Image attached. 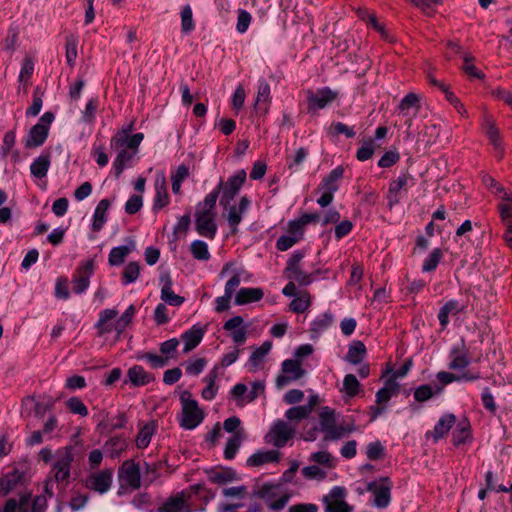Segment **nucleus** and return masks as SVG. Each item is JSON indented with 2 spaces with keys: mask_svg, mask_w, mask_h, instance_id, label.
<instances>
[{
  "mask_svg": "<svg viewBox=\"0 0 512 512\" xmlns=\"http://www.w3.org/2000/svg\"><path fill=\"white\" fill-rule=\"evenodd\" d=\"M246 180V171L241 169L236 172L233 176L229 177L226 182L222 179L218 183V186L213 191H218V194L222 192L220 204L227 206L230 201L233 200L235 195L238 193L242 185Z\"/></svg>",
  "mask_w": 512,
  "mask_h": 512,
  "instance_id": "nucleus-5",
  "label": "nucleus"
},
{
  "mask_svg": "<svg viewBox=\"0 0 512 512\" xmlns=\"http://www.w3.org/2000/svg\"><path fill=\"white\" fill-rule=\"evenodd\" d=\"M295 434V424H289L285 420L278 419L272 424L264 439L267 444L276 448H283L295 437Z\"/></svg>",
  "mask_w": 512,
  "mask_h": 512,
  "instance_id": "nucleus-3",
  "label": "nucleus"
},
{
  "mask_svg": "<svg viewBox=\"0 0 512 512\" xmlns=\"http://www.w3.org/2000/svg\"><path fill=\"white\" fill-rule=\"evenodd\" d=\"M118 478L122 486L133 490L139 489L141 486V470L139 465L131 459L124 461L118 470Z\"/></svg>",
  "mask_w": 512,
  "mask_h": 512,
  "instance_id": "nucleus-7",
  "label": "nucleus"
},
{
  "mask_svg": "<svg viewBox=\"0 0 512 512\" xmlns=\"http://www.w3.org/2000/svg\"><path fill=\"white\" fill-rule=\"evenodd\" d=\"M264 292L261 288H242L235 296V304L244 305L250 302H257L263 298Z\"/></svg>",
  "mask_w": 512,
  "mask_h": 512,
  "instance_id": "nucleus-31",
  "label": "nucleus"
},
{
  "mask_svg": "<svg viewBox=\"0 0 512 512\" xmlns=\"http://www.w3.org/2000/svg\"><path fill=\"white\" fill-rule=\"evenodd\" d=\"M436 378L437 380L439 381L440 384H438L439 386H441L442 388L445 386V385H448L452 382H460V381H476L478 379H480V374L479 373H472L470 371H467V372H464L462 373L461 375H456L454 373H451V372H447V371H440L436 374Z\"/></svg>",
  "mask_w": 512,
  "mask_h": 512,
  "instance_id": "nucleus-24",
  "label": "nucleus"
},
{
  "mask_svg": "<svg viewBox=\"0 0 512 512\" xmlns=\"http://www.w3.org/2000/svg\"><path fill=\"white\" fill-rule=\"evenodd\" d=\"M140 264L136 261H131L126 264L122 272V283L128 285L134 283L140 275Z\"/></svg>",
  "mask_w": 512,
  "mask_h": 512,
  "instance_id": "nucleus-48",
  "label": "nucleus"
},
{
  "mask_svg": "<svg viewBox=\"0 0 512 512\" xmlns=\"http://www.w3.org/2000/svg\"><path fill=\"white\" fill-rule=\"evenodd\" d=\"M450 363L448 367L451 370H461L470 364V359L465 350V343L462 340L461 347H454L450 352Z\"/></svg>",
  "mask_w": 512,
  "mask_h": 512,
  "instance_id": "nucleus-28",
  "label": "nucleus"
},
{
  "mask_svg": "<svg viewBox=\"0 0 512 512\" xmlns=\"http://www.w3.org/2000/svg\"><path fill=\"white\" fill-rule=\"evenodd\" d=\"M161 300L172 306H180L184 302V298L175 294L172 290V279L168 273L160 276Z\"/></svg>",
  "mask_w": 512,
  "mask_h": 512,
  "instance_id": "nucleus-18",
  "label": "nucleus"
},
{
  "mask_svg": "<svg viewBox=\"0 0 512 512\" xmlns=\"http://www.w3.org/2000/svg\"><path fill=\"white\" fill-rule=\"evenodd\" d=\"M257 496L262 498L271 510L283 509L290 498L289 494L282 492L280 486L275 484L262 485L257 491Z\"/></svg>",
  "mask_w": 512,
  "mask_h": 512,
  "instance_id": "nucleus-6",
  "label": "nucleus"
},
{
  "mask_svg": "<svg viewBox=\"0 0 512 512\" xmlns=\"http://www.w3.org/2000/svg\"><path fill=\"white\" fill-rule=\"evenodd\" d=\"M399 111L407 116L409 115V111L411 109L415 110V113L419 110V97L415 93H409L407 94L400 102Z\"/></svg>",
  "mask_w": 512,
  "mask_h": 512,
  "instance_id": "nucleus-51",
  "label": "nucleus"
},
{
  "mask_svg": "<svg viewBox=\"0 0 512 512\" xmlns=\"http://www.w3.org/2000/svg\"><path fill=\"white\" fill-rule=\"evenodd\" d=\"M135 155V152H129L126 149H121L113 163L115 176L119 178L127 163H129Z\"/></svg>",
  "mask_w": 512,
  "mask_h": 512,
  "instance_id": "nucleus-49",
  "label": "nucleus"
},
{
  "mask_svg": "<svg viewBox=\"0 0 512 512\" xmlns=\"http://www.w3.org/2000/svg\"><path fill=\"white\" fill-rule=\"evenodd\" d=\"M303 236V230H300L298 223H289V231L287 235L281 236L276 243L278 250L286 251L296 244Z\"/></svg>",
  "mask_w": 512,
  "mask_h": 512,
  "instance_id": "nucleus-22",
  "label": "nucleus"
},
{
  "mask_svg": "<svg viewBox=\"0 0 512 512\" xmlns=\"http://www.w3.org/2000/svg\"><path fill=\"white\" fill-rule=\"evenodd\" d=\"M354 426H337L336 424L326 432L325 440H337L353 432Z\"/></svg>",
  "mask_w": 512,
  "mask_h": 512,
  "instance_id": "nucleus-61",
  "label": "nucleus"
},
{
  "mask_svg": "<svg viewBox=\"0 0 512 512\" xmlns=\"http://www.w3.org/2000/svg\"><path fill=\"white\" fill-rule=\"evenodd\" d=\"M155 187V198H154V209H162L169 203V196L167 193L166 178L163 174L157 175L154 183Z\"/></svg>",
  "mask_w": 512,
  "mask_h": 512,
  "instance_id": "nucleus-27",
  "label": "nucleus"
},
{
  "mask_svg": "<svg viewBox=\"0 0 512 512\" xmlns=\"http://www.w3.org/2000/svg\"><path fill=\"white\" fill-rule=\"evenodd\" d=\"M375 145L372 139L363 142L361 147L357 150L356 157L359 161H366L370 159L374 153Z\"/></svg>",
  "mask_w": 512,
  "mask_h": 512,
  "instance_id": "nucleus-64",
  "label": "nucleus"
},
{
  "mask_svg": "<svg viewBox=\"0 0 512 512\" xmlns=\"http://www.w3.org/2000/svg\"><path fill=\"white\" fill-rule=\"evenodd\" d=\"M204 332L201 328H195L188 330L182 335L184 342L183 352L188 353L193 350L202 340Z\"/></svg>",
  "mask_w": 512,
  "mask_h": 512,
  "instance_id": "nucleus-37",
  "label": "nucleus"
},
{
  "mask_svg": "<svg viewBox=\"0 0 512 512\" xmlns=\"http://www.w3.org/2000/svg\"><path fill=\"white\" fill-rule=\"evenodd\" d=\"M442 392V387L438 384L431 385H421L416 388L414 392V398L418 402H424L432 398L434 395L440 394Z\"/></svg>",
  "mask_w": 512,
  "mask_h": 512,
  "instance_id": "nucleus-44",
  "label": "nucleus"
},
{
  "mask_svg": "<svg viewBox=\"0 0 512 512\" xmlns=\"http://www.w3.org/2000/svg\"><path fill=\"white\" fill-rule=\"evenodd\" d=\"M190 251L196 260L207 261L210 258L208 245L201 240H195L191 243Z\"/></svg>",
  "mask_w": 512,
  "mask_h": 512,
  "instance_id": "nucleus-53",
  "label": "nucleus"
},
{
  "mask_svg": "<svg viewBox=\"0 0 512 512\" xmlns=\"http://www.w3.org/2000/svg\"><path fill=\"white\" fill-rule=\"evenodd\" d=\"M455 421L456 417L454 414H446L443 417H441L440 420L435 425L434 430L431 432L434 440L437 441L444 435H446L453 426V424L455 423Z\"/></svg>",
  "mask_w": 512,
  "mask_h": 512,
  "instance_id": "nucleus-38",
  "label": "nucleus"
},
{
  "mask_svg": "<svg viewBox=\"0 0 512 512\" xmlns=\"http://www.w3.org/2000/svg\"><path fill=\"white\" fill-rule=\"evenodd\" d=\"M218 191H212L206 195L202 202H199L195 209V229L200 236L214 239L217 233V212L216 201Z\"/></svg>",
  "mask_w": 512,
  "mask_h": 512,
  "instance_id": "nucleus-1",
  "label": "nucleus"
},
{
  "mask_svg": "<svg viewBox=\"0 0 512 512\" xmlns=\"http://www.w3.org/2000/svg\"><path fill=\"white\" fill-rule=\"evenodd\" d=\"M180 400L182 404L181 427L188 430L196 428L203 421V411L199 408L198 403L191 398L189 391H183Z\"/></svg>",
  "mask_w": 512,
  "mask_h": 512,
  "instance_id": "nucleus-2",
  "label": "nucleus"
},
{
  "mask_svg": "<svg viewBox=\"0 0 512 512\" xmlns=\"http://www.w3.org/2000/svg\"><path fill=\"white\" fill-rule=\"evenodd\" d=\"M366 356V347L362 341H353L345 356V360L353 365L359 364Z\"/></svg>",
  "mask_w": 512,
  "mask_h": 512,
  "instance_id": "nucleus-36",
  "label": "nucleus"
},
{
  "mask_svg": "<svg viewBox=\"0 0 512 512\" xmlns=\"http://www.w3.org/2000/svg\"><path fill=\"white\" fill-rule=\"evenodd\" d=\"M244 438L243 431H238L234 433L227 441L225 450H224V456L226 459L231 460L235 457L242 440Z\"/></svg>",
  "mask_w": 512,
  "mask_h": 512,
  "instance_id": "nucleus-45",
  "label": "nucleus"
},
{
  "mask_svg": "<svg viewBox=\"0 0 512 512\" xmlns=\"http://www.w3.org/2000/svg\"><path fill=\"white\" fill-rule=\"evenodd\" d=\"M223 328L230 332L232 340L236 344H243L247 338V330L244 319L241 316H234L224 323Z\"/></svg>",
  "mask_w": 512,
  "mask_h": 512,
  "instance_id": "nucleus-15",
  "label": "nucleus"
},
{
  "mask_svg": "<svg viewBox=\"0 0 512 512\" xmlns=\"http://www.w3.org/2000/svg\"><path fill=\"white\" fill-rule=\"evenodd\" d=\"M50 167V155L43 154L37 157L30 166L31 174L36 178H43L46 176Z\"/></svg>",
  "mask_w": 512,
  "mask_h": 512,
  "instance_id": "nucleus-40",
  "label": "nucleus"
},
{
  "mask_svg": "<svg viewBox=\"0 0 512 512\" xmlns=\"http://www.w3.org/2000/svg\"><path fill=\"white\" fill-rule=\"evenodd\" d=\"M337 96L338 93L329 88L319 89L315 93L309 92L307 97L309 109H323L333 102Z\"/></svg>",
  "mask_w": 512,
  "mask_h": 512,
  "instance_id": "nucleus-14",
  "label": "nucleus"
},
{
  "mask_svg": "<svg viewBox=\"0 0 512 512\" xmlns=\"http://www.w3.org/2000/svg\"><path fill=\"white\" fill-rule=\"evenodd\" d=\"M118 311L115 309H105L99 314V319L95 325L98 330V335L103 336L104 334L112 331L116 332V317Z\"/></svg>",
  "mask_w": 512,
  "mask_h": 512,
  "instance_id": "nucleus-17",
  "label": "nucleus"
},
{
  "mask_svg": "<svg viewBox=\"0 0 512 512\" xmlns=\"http://www.w3.org/2000/svg\"><path fill=\"white\" fill-rule=\"evenodd\" d=\"M66 407L73 414H78L82 417L88 415V409L81 399L78 397H72L66 401Z\"/></svg>",
  "mask_w": 512,
  "mask_h": 512,
  "instance_id": "nucleus-60",
  "label": "nucleus"
},
{
  "mask_svg": "<svg viewBox=\"0 0 512 512\" xmlns=\"http://www.w3.org/2000/svg\"><path fill=\"white\" fill-rule=\"evenodd\" d=\"M470 439V423L467 419H462L453 432V443L456 446L465 444Z\"/></svg>",
  "mask_w": 512,
  "mask_h": 512,
  "instance_id": "nucleus-43",
  "label": "nucleus"
},
{
  "mask_svg": "<svg viewBox=\"0 0 512 512\" xmlns=\"http://www.w3.org/2000/svg\"><path fill=\"white\" fill-rule=\"evenodd\" d=\"M207 474L209 481L218 485H224L239 479L236 471L232 468L211 469Z\"/></svg>",
  "mask_w": 512,
  "mask_h": 512,
  "instance_id": "nucleus-25",
  "label": "nucleus"
},
{
  "mask_svg": "<svg viewBox=\"0 0 512 512\" xmlns=\"http://www.w3.org/2000/svg\"><path fill=\"white\" fill-rule=\"evenodd\" d=\"M280 453L276 450L259 451L247 459V464L251 467L261 466L265 463H273L279 460Z\"/></svg>",
  "mask_w": 512,
  "mask_h": 512,
  "instance_id": "nucleus-29",
  "label": "nucleus"
},
{
  "mask_svg": "<svg viewBox=\"0 0 512 512\" xmlns=\"http://www.w3.org/2000/svg\"><path fill=\"white\" fill-rule=\"evenodd\" d=\"M482 126L490 144L500 152V157H502L504 153L503 143L494 119L489 115H485Z\"/></svg>",
  "mask_w": 512,
  "mask_h": 512,
  "instance_id": "nucleus-16",
  "label": "nucleus"
},
{
  "mask_svg": "<svg viewBox=\"0 0 512 512\" xmlns=\"http://www.w3.org/2000/svg\"><path fill=\"white\" fill-rule=\"evenodd\" d=\"M311 304L309 293L303 292L290 303V310L294 313H303Z\"/></svg>",
  "mask_w": 512,
  "mask_h": 512,
  "instance_id": "nucleus-55",
  "label": "nucleus"
},
{
  "mask_svg": "<svg viewBox=\"0 0 512 512\" xmlns=\"http://www.w3.org/2000/svg\"><path fill=\"white\" fill-rule=\"evenodd\" d=\"M73 460L74 457L71 447H65L64 449L58 451L57 459L53 464L54 478L57 482H64L68 480L70 477V468Z\"/></svg>",
  "mask_w": 512,
  "mask_h": 512,
  "instance_id": "nucleus-10",
  "label": "nucleus"
},
{
  "mask_svg": "<svg viewBox=\"0 0 512 512\" xmlns=\"http://www.w3.org/2000/svg\"><path fill=\"white\" fill-rule=\"evenodd\" d=\"M78 40L73 34L66 37V61L70 67H73L77 58Z\"/></svg>",
  "mask_w": 512,
  "mask_h": 512,
  "instance_id": "nucleus-54",
  "label": "nucleus"
},
{
  "mask_svg": "<svg viewBox=\"0 0 512 512\" xmlns=\"http://www.w3.org/2000/svg\"><path fill=\"white\" fill-rule=\"evenodd\" d=\"M127 447L126 440L121 436L111 437L105 443V450L110 454L111 457H117L120 455L122 451H124Z\"/></svg>",
  "mask_w": 512,
  "mask_h": 512,
  "instance_id": "nucleus-47",
  "label": "nucleus"
},
{
  "mask_svg": "<svg viewBox=\"0 0 512 512\" xmlns=\"http://www.w3.org/2000/svg\"><path fill=\"white\" fill-rule=\"evenodd\" d=\"M465 305L458 300L447 301L439 310L438 319L442 328H446L449 323V316H455L463 312Z\"/></svg>",
  "mask_w": 512,
  "mask_h": 512,
  "instance_id": "nucleus-26",
  "label": "nucleus"
},
{
  "mask_svg": "<svg viewBox=\"0 0 512 512\" xmlns=\"http://www.w3.org/2000/svg\"><path fill=\"white\" fill-rule=\"evenodd\" d=\"M155 431V424L153 422L147 423L143 428L139 431L136 438V445L138 448H146L152 438V435Z\"/></svg>",
  "mask_w": 512,
  "mask_h": 512,
  "instance_id": "nucleus-52",
  "label": "nucleus"
},
{
  "mask_svg": "<svg viewBox=\"0 0 512 512\" xmlns=\"http://www.w3.org/2000/svg\"><path fill=\"white\" fill-rule=\"evenodd\" d=\"M270 85L265 80H260L258 85L257 97L255 100L254 108L257 112L266 114L269 110L271 101Z\"/></svg>",
  "mask_w": 512,
  "mask_h": 512,
  "instance_id": "nucleus-23",
  "label": "nucleus"
},
{
  "mask_svg": "<svg viewBox=\"0 0 512 512\" xmlns=\"http://www.w3.org/2000/svg\"><path fill=\"white\" fill-rule=\"evenodd\" d=\"M319 422L321 430L326 433L336 424L334 411L329 407H323L319 414Z\"/></svg>",
  "mask_w": 512,
  "mask_h": 512,
  "instance_id": "nucleus-57",
  "label": "nucleus"
},
{
  "mask_svg": "<svg viewBox=\"0 0 512 512\" xmlns=\"http://www.w3.org/2000/svg\"><path fill=\"white\" fill-rule=\"evenodd\" d=\"M346 495L345 488L336 486L332 488L328 495L323 498L326 504V512H351L352 507L348 505L344 498Z\"/></svg>",
  "mask_w": 512,
  "mask_h": 512,
  "instance_id": "nucleus-11",
  "label": "nucleus"
},
{
  "mask_svg": "<svg viewBox=\"0 0 512 512\" xmlns=\"http://www.w3.org/2000/svg\"><path fill=\"white\" fill-rule=\"evenodd\" d=\"M110 207V201L108 199H102L94 212L92 229L94 231H100L105 224L107 217L106 213Z\"/></svg>",
  "mask_w": 512,
  "mask_h": 512,
  "instance_id": "nucleus-39",
  "label": "nucleus"
},
{
  "mask_svg": "<svg viewBox=\"0 0 512 512\" xmlns=\"http://www.w3.org/2000/svg\"><path fill=\"white\" fill-rule=\"evenodd\" d=\"M218 378V367L215 366L203 379L207 384L202 390V397L205 400H213L217 394L218 386L216 385V379Z\"/></svg>",
  "mask_w": 512,
  "mask_h": 512,
  "instance_id": "nucleus-33",
  "label": "nucleus"
},
{
  "mask_svg": "<svg viewBox=\"0 0 512 512\" xmlns=\"http://www.w3.org/2000/svg\"><path fill=\"white\" fill-rule=\"evenodd\" d=\"M29 500L30 494L21 495L19 501L14 498H10L1 509V512H15L17 509L21 512H26Z\"/></svg>",
  "mask_w": 512,
  "mask_h": 512,
  "instance_id": "nucleus-46",
  "label": "nucleus"
},
{
  "mask_svg": "<svg viewBox=\"0 0 512 512\" xmlns=\"http://www.w3.org/2000/svg\"><path fill=\"white\" fill-rule=\"evenodd\" d=\"M250 201L247 197H242L238 205H232L229 207L227 214V221L229 226L232 228V232H237V226L242 220L243 214L247 211Z\"/></svg>",
  "mask_w": 512,
  "mask_h": 512,
  "instance_id": "nucleus-21",
  "label": "nucleus"
},
{
  "mask_svg": "<svg viewBox=\"0 0 512 512\" xmlns=\"http://www.w3.org/2000/svg\"><path fill=\"white\" fill-rule=\"evenodd\" d=\"M113 471L105 468L101 471L89 475L86 479V487L100 494L106 493L112 485Z\"/></svg>",
  "mask_w": 512,
  "mask_h": 512,
  "instance_id": "nucleus-12",
  "label": "nucleus"
},
{
  "mask_svg": "<svg viewBox=\"0 0 512 512\" xmlns=\"http://www.w3.org/2000/svg\"><path fill=\"white\" fill-rule=\"evenodd\" d=\"M333 322V316L330 314H323L318 317L313 323L311 327V331L315 334H320L324 330H326Z\"/></svg>",
  "mask_w": 512,
  "mask_h": 512,
  "instance_id": "nucleus-62",
  "label": "nucleus"
},
{
  "mask_svg": "<svg viewBox=\"0 0 512 512\" xmlns=\"http://www.w3.org/2000/svg\"><path fill=\"white\" fill-rule=\"evenodd\" d=\"M135 244L131 242L130 245H121L111 249L108 257V262L111 266H119L124 263L127 256L134 250Z\"/></svg>",
  "mask_w": 512,
  "mask_h": 512,
  "instance_id": "nucleus-32",
  "label": "nucleus"
},
{
  "mask_svg": "<svg viewBox=\"0 0 512 512\" xmlns=\"http://www.w3.org/2000/svg\"><path fill=\"white\" fill-rule=\"evenodd\" d=\"M134 314H135V307L133 305H130L125 310V312L118 319H116V333H117L118 337L124 332L126 327L131 323Z\"/></svg>",
  "mask_w": 512,
  "mask_h": 512,
  "instance_id": "nucleus-56",
  "label": "nucleus"
},
{
  "mask_svg": "<svg viewBox=\"0 0 512 512\" xmlns=\"http://www.w3.org/2000/svg\"><path fill=\"white\" fill-rule=\"evenodd\" d=\"M399 391V384L394 379H388L385 386L376 394V402L378 404L386 403L393 395Z\"/></svg>",
  "mask_w": 512,
  "mask_h": 512,
  "instance_id": "nucleus-41",
  "label": "nucleus"
},
{
  "mask_svg": "<svg viewBox=\"0 0 512 512\" xmlns=\"http://www.w3.org/2000/svg\"><path fill=\"white\" fill-rule=\"evenodd\" d=\"M309 408L304 407L303 405L300 406H294L286 410L285 412V418L287 419L286 422L289 424H295L298 425L299 422H301L304 419H307L310 416Z\"/></svg>",
  "mask_w": 512,
  "mask_h": 512,
  "instance_id": "nucleus-42",
  "label": "nucleus"
},
{
  "mask_svg": "<svg viewBox=\"0 0 512 512\" xmlns=\"http://www.w3.org/2000/svg\"><path fill=\"white\" fill-rule=\"evenodd\" d=\"M24 474L18 469H14L0 477V494L8 495L19 485L23 483Z\"/></svg>",
  "mask_w": 512,
  "mask_h": 512,
  "instance_id": "nucleus-20",
  "label": "nucleus"
},
{
  "mask_svg": "<svg viewBox=\"0 0 512 512\" xmlns=\"http://www.w3.org/2000/svg\"><path fill=\"white\" fill-rule=\"evenodd\" d=\"M463 60H464V66L463 70L465 73H467L469 76L483 79L484 74L480 72L474 64H472L474 57L470 53H464L463 54Z\"/></svg>",
  "mask_w": 512,
  "mask_h": 512,
  "instance_id": "nucleus-63",
  "label": "nucleus"
},
{
  "mask_svg": "<svg viewBox=\"0 0 512 512\" xmlns=\"http://www.w3.org/2000/svg\"><path fill=\"white\" fill-rule=\"evenodd\" d=\"M408 176L403 174L399 176L397 179L390 182L389 190H388V203L389 206L399 203V194L400 191L407 185Z\"/></svg>",
  "mask_w": 512,
  "mask_h": 512,
  "instance_id": "nucleus-34",
  "label": "nucleus"
},
{
  "mask_svg": "<svg viewBox=\"0 0 512 512\" xmlns=\"http://www.w3.org/2000/svg\"><path fill=\"white\" fill-rule=\"evenodd\" d=\"M360 390V383L356 376L353 374H347L343 380V391L349 397H354Z\"/></svg>",
  "mask_w": 512,
  "mask_h": 512,
  "instance_id": "nucleus-58",
  "label": "nucleus"
},
{
  "mask_svg": "<svg viewBox=\"0 0 512 512\" xmlns=\"http://www.w3.org/2000/svg\"><path fill=\"white\" fill-rule=\"evenodd\" d=\"M159 512H191L187 500L183 493L169 498L162 507L159 508Z\"/></svg>",
  "mask_w": 512,
  "mask_h": 512,
  "instance_id": "nucleus-30",
  "label": "nucleus"
},
{
  "mask_svg": "<svg viewBox=\"0 0 512 512\" xmlns=\"http://www.w3.org/2000/svg\"><path fill=\"white\" fill-rule=\"evenodd\" d=\"M392 483L388 477L381 478L380 482H369L367 491L374 495L373 505L378 508H385L391 500Z\"/></svg>",
  "mask_w": 512,
  "mask_h": 512,
  "instance_id": "nucleus-8",
  "label": "nucleus"
},
{
  "mask_svg": "<svg viewBox=\"0 0 512 512\" xmlns=\"http://www.w3.org/2000/svg\"><path fill=\"white\" fill-rule=\"evenodd\" d=\"M94 263L92 260L81 265L72 280L73 291L77 294L83 293L89 286L90 277L93 274Z\"/></svg>",
  "mask_w": 512,
  "mask_h": 512,
  "instance_id": "nucleus-13",
  "label": "nucleus"
},
{
  "mask_svg": "<svg viewBox=\"0 0 512 512\" xmlns=\"http://www.w3.org/2000/svg\"><path fill=\"white\" fill-rule=\"evenodd\" d=\"M155 380L153 374L145 371L140 365H134L127 371V380L133 387L145 386Z\"/></svg>",
  "mask_w": 512,
  "mask_h": 512,
  "instance_id": "nucleus-19",
  "label": "nucleus"
},
{
  "mask_svg": "<svg viewBox=\"0 0 512 512\" xmlns=\"http://www.w3.org/2000/svg\"><path fill=\"white\" fill-rule=\"evenodd\" d=\"M305 375L302 363L299 360L287 359L282 363V374L276 378V386L283 388L290 382L296 381Z\"/></svg>",
  "mask_w": 512,
  "mask_h": 512,
  "instance_id": "nucleus-9",
  "label": "nucleus"
},
{
  "mask_svg": "<svg viewBox=\"0 0 512 512\" xmlns=\"http://www.w3.org/2000/svg\"><path fill=\"white\" fill-rule=\"evenodd\" d=\"M287 279L297 282L299 285L306 286L312 282V274L304 272L300 267L290 271H284Z\"/></svg>",
  "mask_w": 512,
  "mask_h": 512,
  "instance_id": "nucleus-50",
  "label": "nucleus"
},
{
  "mask_svg": "<svg viewBox=\"0 0 512 512\" xmlns=\"http://www.w3.org/2000/svg\"><path fill=\"white\" fill-rule=\"evenodd\" d=\"M344 169L341 166L333 169L319 186V190H326L335 193L338 190V181L343 177Z\"/></svg>",
  "mask_w": 512,
  "mask_h": 512,
  "instance_id": "nucleus-35",
  "label": "nucleus"
},
{
  "mask_svg": "<svg viewBox=\"0 0 512 512\" xmlns=\"http://www.w3.org/2000/svg\"><path fill=\"white\" fill-rule=\"evenodd\" d=\"M54 120L52 112H45L39 119V122L29 130L25 146L27 148H36L41 146L48 137L50 125Z\"/></svg>",
  "mask_w": 512,
  "mask_h": 512,
  "instance_id": "nucleus-4",
  "label": "nucleus"
},
{
  "mask_svg": "<svg viewBox=\"0 0 512 512\" xmlns=\"http://www.w3.org/2000/svg\"><path fill=\"white\" fill-rule=\"evenodd\" d=\"M272 343L270 341H265L262 345L254 350V352L250 356V363L257 367L259 363L263 360V358L268 354L271 350Z\"/></svg>",
  "mask_w": 512,
  "mask_h": 512,
  "instance_id": "nucleus-59",
  "label": "nucleus"
}]
</instances>
